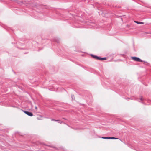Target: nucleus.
I'll use <instances>...</instances> for the list:
<instances>
[{
    "label": "nucleus",
    "mask_w": 151,
    "mask_h": 151,
    "mask_svg": "<svg viewBox=\"0 0 151 151\" xmlns=\"http://www.w3.org/2000/svg\"><path fill=\"white\" fill-rule=\"evenodd\" d=\"M132 58L134 61L137 62H142V60L139 58L135 57H132Z\"/></svg>",
    "instance_id": "f257e3e1"
},
{
    "label": "nucleus",
    "mask_w": 151,
    "mask_h": 151,
    "mask_svg": "<svg viewBox=\"0 0 151 151\" xmlns=\"http://www.w3.org/2000/svg\"><path fill=\"white\" fill-rule=\"evenodd\" d=\"M24 112L27 115L32 116H33V114L32 112L28 111H24Z\"/></svg>",
    "instance_id": "f03ea898"
},
{
    "label": "nucleus",
    "mask_w": 151,
    "mask_h": 151,
    "mask_svg": "<svg viewBox=\"0 0 151 151\" xmlns=\"http://www.w3.org/2000/svg\"><path fill=\"white\" fill-rule=\"evenodd\" d=\"M134 22L138 24H143L144 23V22L138 21H134Z\"/></svg>",
    "instance_id": "7ed1b4c3"
},
{
    "label": "nucleus",
    "mask_w": 151,
    "mask_h": 151,
    "mask_svg": "<svg viewBox=\"0 0 151 151\" xmlns=\"http://www.w3.org/2000/svg\"><path fill=\"white\" fill-rule=\"evenodd\" d=\"M143 100V99L142 97H141L138 100V101L139 102H140L141 101H142Z\"/></svg>",
    "instance_id": "20e7f679"
},
{
    "label": "nucleus",
    "mask_w": 151,
    "mask_h": 151,
    "mask_svg": "<svg viewBox=\"0 0 151 151\" xmlns=\"http://www.w3.org/2000/svg\"><path fill=\"white\" fill-rule=\"evenodd\" d=\"M91 55L94 58L96 59L97 56L94 55Z\"/></svg>",
    "instance_id": "39448f33"
},
{
    "label": "nucleus",
    "mask_w": 151,
    "mask_h": 151,
    "mask_svg": "<svg viewBox=\"0 0 151 151\" xmlns=\"http://www.w3.org/2000/svg\"><path fill=\"white\" fill-rule=\"evenodd\" d=\"M101 60H106V58L104 57V58H101Z\"/></svg>",
    "instance_id": "423d86ee"
},
{
    "label": "nucleus",
    "mask_w": 151,
    "mask_h": 151,
    "mask_svg": "<svg viewBox=\"0 0 151 151\" xmlns=\"http://www.w3.org/2000/svg\"><path fill=\"white\" fill-rule=\"evenodd\" d=\"M101 58L97 56L96 59L98 60H101Z\"/></svg>",
    "instance_id": "0eeeda50"
},
{
    "label": "nucleus",
    "mask_w": 151,
    "mask_h": 151,
    "mask_svg": "<svg viewBox=\"0 0 151 151\" xmlns=\"http://www.w3.org/2000/svg\"><path fill=\"white\" fill-rule=\"evenodd\" d=\"M57 121L58 122V123L61 124L62 123V122L60 120H57Z\"/></svg>",
    "instance_id": "6e6552de"
},
{
    "label": "nucleus",
    "mask_w": 151,
    "mask_h": 151,
    "mask_svg": "<svg viewBox=\"0 0 151 151\" xmlns=\"http://www.w3.org/2000/svg\"><path fill=\"white\" fill-rule=\"evenodd\" d=\"M111 139H117L118 138H116L115 137H111Z\"/></svg>",
    "instance_id": "1a4fd4ad"
},
{
    "label": "nucleus",
    "mask_w": 151,
    "mask_h": 151,
    "mask_svg": "<svg viewBox=\"0 0 151 151\" xmlns=\"http://www.w3.org/2000/svg\"><path fill=\"white\" fill-rule=\"evenodd\" d=\"M52 121H57V120H55L54 119H51Z\"/></svg>",
    "instance_id": "9d476101"
},
{
    "label": "nucleus",
    "mask_w": 151,
    "mask_h": 151,
    "mask_svg": "<svg viewBox=\"0 0 151 151\" xmlns=\"http://www.w3.org/2000/svg\"><path fill=\"white\" fill-rule=\"evenodd\" d=\"M102 138L103 139H106V137H102Z\"/></svg>",
    "instance_id": "9b49d317"
},
{
    "label": "nucleus",
    "mask_w": 151,
    "mask_h": 151,
    "mask_svg": "<svg viewBox=\"0 0 151 151\" xmlns=\"http://www.w3.org/2000/svg\"><path fill=\"white\" fill-rule=\"evenodd\" d=\"M71 98H72V99H73V98H74V96L73 95H72V96H71Z\"/></svg>",
    "instance_id": "f8f14e48"
},
{
    "label": "nucleus",
    "mask_w": 151,
    "mask_h": 151,
    "mask_svg": "<svg viewBox=\"0 0 151 151\" xmlns=\"http://www.w3.org/2000/svg\"><path fill=\"white\" fill-rule=\"evenodd\" d=\"M110 138H111V137H106V139H111Z\"/></svg>",
    "instance_id": "ddd939ff"
},
{
    "label": "nucleus",
    "mask_w": 151,
    "mask_h": 151,
    "mask_svg": "<svg viewBox=\"0 0 151 151\" xmlns=\"http://www.w3.org/2000/svg\"><path fill=\"white\" fill-rule=\"evenodd\" d=\"M35 109H37V107L36 106V107H35Z\"/></svg>",
    "instance_id": "4468645a"
}]
</instances>
